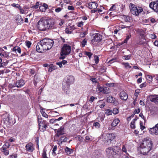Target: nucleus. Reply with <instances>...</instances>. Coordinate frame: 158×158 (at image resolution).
<instances>
[{"label":"nucleus","mask_w":158,"mask_h":158,"mask_svg":"<svg viewBox=\"0 0 158 158\" xmlns=\"http://www.w3.org/2000/svg\"><path fill=\"white\" fill-rule=\"evenodd\" d=\"M37 27L42 31L53 29L55 27V20L51 18L41 19L38 22Z\"/></svg>","instance_id":"f257e3e1"},{"label":"nucleus","mask_w":158,"mask_h":158,"mask_svg":"<svg viewBox=\"0 0 158 158\" xmlns=\"http://www.w3.org/2000/svg\"><path fill=\"white\" fill-rule=\"evenodd\" d=\"M54 41L52 40L44 39L41 40L37 44L36 49L39 52H42L44 51L51 49L52 47Z\"/></svg>","instance_id":"f03ea898"},{"label":"nucleus","mask_w":158,"mask_h":158,"mask_svg":"<svg viewBox=\"0 0 158 158\" xmlns=\"http://www.w3.org/2000/svg\"><path fill=\"white\" fill-rule=\"evenodd\" d=\"M152 145V142L149 138H145L140 146V153L144 155H147L151 150Z\"/></svg>","instance_id":"7ed1b4c3"},{"label":"nucleus","mask_w":158,"mask_h":158,"mask_svg":"<svg viewBox=\"0 0 158 158\" xmlns=\"http://www.w3.org/2000/svg\"><path fill=\"white\" fill-rule=\"evenodd\" d=\"M115 137V135L113 133L103 134L101 138L102 143L109 145Z\"/></svg>","instance_id":"20e7f679"},{"label":"nucleus","mask_w":158,"mask_h":158,"mask_svg":"<svg viewBox=\"0 0 158 158\" xmlns=\"http://www.w3.org/2000/svg\"><path fill=\"white\" fill-rule=\"evenodd\" d=\"M74 78L73 76H69L67 77L66 81V85H65V84H63V89L64 91L66 92V93L68 92V89L69 85L70 84L74 83Z\"/></svg>","instance_id":"39448f33"},{"label":"nucleus","mask_w":158,"mask_h":158,"mask_svg":"<svg viewBox=\"0 0 158 158\" xmlns=\"http://www.w3.org/2000/svg\"><path fill=\"white\" fill-rule=\"evenodd\" d=\"M71 51V47L67 44H64L63 47L60 53L61 56L60 58L63 59L65 58L66 55L69 54Z\"/></svg>","instance_id":"423d86ee"},{"label":"nucleus","mask_w":158,"mask_h":158,"mask_svg":"<svg viewBox=\"0 0 158 158\" xmlns=\"http://www.w3.org/2000/svg\"><path fill=\"white\" fill-rule=\"evenodd\" d=\"M64 129V126H62L59 129L55 130V131L56 133L55 136L59 137L61 135H64L65 134Z\"/></svg>","instance_id":"0eeeda50"},{"label":"nucleus","mask_w":158,"mask_h":158,"mask_svg":"<svg viewBox=\"0 0 158 158\" xmlns=\"http://www.w3.org/2000/svg\"><path fill=\"white\" fill-rule=\"evenodd\" d=\"M106 154L108 157L112 158L114 157L115 154L111 147H109L107 148L106 150Z\"/></svg>","instance_id":"6e6552de"},{"label":"nucleus","mask_w":158,"mask_h":158,"mask_svg":"<svg viewBox=\"0 0 158 158\" xmlns=\"http://www.w3.org/2000/svg\"><path fill=\"white\" fill-rule=\"evenodd\" d=\"M102 39V36L99 33L95 34L94 35L93 39L91 40L92 42H99Z\"/></svg>","instance_id":"1a4fd4ad"},{"label":"nucleus","mask_w":158,"mask_h":158,"mask_svg":"<svg viewBox=\"0 0 158 158\" xmlns=\"http://www.w3.org/2000/svg\"><path fill=\"white\" fill-rule=\"evenodd\" d=\"M149 98L151 102L156 104L158 103V95H150L149 96Z\"/></svg>","instance_id":"9d476101"},{"label":"nucleus","mask_w":158,"mask_h":158,"mask_svg":"<svg viewBox=\"0 0 158 158\" xmlns=\"http://www.w3.org/2000/svg\"><path fill=\"white\" fill-rule=\"evenodd\" d=\"M149 6L153 10H158V1L151 2L149 4Z\"/></svg>","instance_id":"9b49d317"},{"label":"nucleus","mask_w":158,"mask_h":158,"mask_svg":"<svg viewBox=\"0 0 158 158\" xmlns=\"http://www.w3.org/2000/svg\"><path fill=\"white\" fill-rule=\"evenodd\" d=\"M25 148L26 150L29 152H32L34 149L33 144L31 142L28 143Z\"/></svg>","instance_id":"f8f14e48"},{"label":"nucleus","mask_w":158,"mask_h":158,"mask_svg":"<svg viewBox=\"0 0 158 158\" xmlns=\"http://www.w3.org/2000/svg\"><path fill=\"white\" fill-rule=\"evenodd\" d=\"M24 81L22 79L17 80L15 83L16 87L17 88H20L23 86L25 84Z\"/></svg>","instance_id":"ddd939ff"},{"label":"nucleus","mask_w":158,"mask_h":158,"mask_svg":"<svg viewBox=\"0 0 158 158\" xmlns=\"http://www.w3.org/2000/svg\"><path fill=\"white\" fill-rule=\"evenodd\" d=\"M119 95L120 98L122 100H126L128 98V95L124 91H121Z\"/></svg>","instance_id":"4468645a"},{"label":"nucleus","mask_w":158,"mask_h":158,"mask_svg":"<svg viewBox=\"0 0 158 158\" xmlns=\"http://www.w3.org/2000/svg\"><path fill=\"white\" fill-rule=\"evenodd\" d=\"M98 5L95 2H90L88 4V7L89 9L95 10L97 7Z\"/></svg>","instance_id":"2eb2a0df"},{"label":"nucleus","mask_w":158,"mask_h":158,"mask_svg":"<svg viewBox=\"0 0 158 158\" xmlns=\"http://www.w3.org/2000/svg\"><path fill=\"white\" fill-rule=\"evenodd\" d=\"M129 7L130 9V10H143V9H145L143 7H139V8L138 9L136 6L132 3L130 4Z\"/></svg>","instance_id":"dca6fc26"},{"label":"nucleus","mask_w":158,"mask_h":158,"mask_svg":"<svg viewBox=\"0 0 158 158\" xmlns=\"http://www.w3.org/2000/svg\"><path fill=\"white\" fill-rule=\"evenodd\" d=\"M16 22L19 24H21L23 23V18L20 15H18L16 17L15 19Z\"/></svg>","instance_id":"f3484780"},{"label":"nucleus","mask_w":158,"mask_h":158,"mask_svg":"<svg viewBox=\"0 0 158 158\" xmlns=\"http://www.w3.org/2000/svg\"><path fill=\"white\" fill-rule=\"evenodd\" d=\"M150 133L152 134H155L156 135H158V129H156L154 127L151 128L149 130Z\"/></svg>","instance_id":"a211bd4d"},{"label":"nucleus","mask_w":158,"mask_h":158,"mask_svg":"<svg viewBox=\"0 0 158 158\" xmlns=\"http://www.w3.org/2000/svg\"><path fill=\"white\" fill-rule=\"evenodd\" d=\"M41 125H39V128L40 131L44 132L45 131L47 127L48 124H45V125H43L40 124Z\"/></svg>","instance_id":"6ab92c4d"},{"label":"nucleus","mask_w":158,"mask_h":158,"mask_svg":"<svg viewBox=\"0 0 158 158\" xmlns=\"http://www.w3.org/2000/svg\"><path fill=\"white\" fill-rule=\"evenodd\" d=\"M111 148L115 155L116 154H117L120 150V148L117 146L113 147Z\"/></svg>","instance_id":"aec40b11"},{"label":"nucleus","mask_w":158,"mask_h":158,"mask_svg":"<svg viewBox=\"0 0 158 158\" xmlns=\"http://www.w3.org/2000/svg\"><path fill=\"white\" fill-rule=\"evenodd\" d=\"M115 101V98L112 96H109L107 99V101L109 103H114Z\"/></svg>","instance_id":"412c9836"},{"label":"nucleus","mask_w":158,"mask_h":158,"mask_svg":"<svg viewBox=\"0 0 158 158\" xmlns=\"http://www.w3.org/2000/svg\"><path fill=\"white\" fill-rule=\"evenodd\" d=\"M120 120L118 118L114 119L111 123V126L113 127H115L119 123Z\"/></svg>","instance_id":"4be33fe9"},{"label":"nucleus","mask_w":158,"mask_h":158,"mask_svg":"<svg viewBox=\"0 0 158 158\" xmlns=\"http://www.w3.org/2000/svg\"><path fill=\"white\" fill-rule=\"evenodd\" d=\"M131 14L135 16H138L143 10H130Z\"/></svg>","instance_id":"5701e85b"},{"label":"nucleus","mask_w":158,"mask_h":158,"mask_svg":"<svg viewBox=\"0 0 158 158\" xmlns=\"http://www.w3.org/2000/svg\"><path fill=\"white\" fill-rule=\"evenodd\" d=\"M13 52H15L16 53V51H17V52L19 54H20L21 51V49L18 46H15L12 49Z\"/></svg>","instance_id":"b1692460"},{"label":"nucleus","mask_w":158,"mask_h":158,"mask_svg":"<svg viewBox=\"0 0 158 158\" xmlns=\"http://www.w3.org/2000/svg\"><path fill=\"white\" fill-rule=\"evenodd\" d=\"M56 69V67L55 66H53V64H50V65H49V67H48V72H51L53 70H55Z\"/></svg>","instance_id":"393cba45"},{"label":"nucleus","mask_w":158,"mask_h":158,"mask_svg":"<svg viewBox=\"0 0 158 158\" xmlns=\"http://www.w3.org/2000/svg\"><path fill=\"white\" fill-rule=\"evenodd\" d=\"M136 31L139 33L142 37L143 38L144 36L145 32L142 29H137Z\"/></svg>","instance_id":"a878e982"},{"label":"nucleus","mask_w":158,"mask_h":158,"mask_svg":"<svg viewBox=\"0 0 158 158\" xmlns=\"http://www.w3.org/2000/svg\"><path fill=\"white\" fill-rule=\"evenodd\" d=\"M65 150L68 155H70L73 152V150L72 149L69 148L68 147H66Z\"/></svg>","instance_id":"bb28decb"},{"label":"nucleus","mask_w":158,"mask_h":158,"mask_svg":"<svg viewBox=\"0 0 158 158\" xmlns=\"http://www.w3.org/2000/svg\"><path fill=\"white\" fill-rule=\"evenodd\" d=\"M119 5H118L117 4H115L113 5L110 8L109 10H116V9H118Z\"/></svg>","instance_id":"cd10ccee"},{"label":"nucleus","mask_w":158,"mask_h":158,"mask_svg":"<svg viewBox=\"0 0 158 158\" xmlns=\"http://www.w3.org/2000/svg\"><path fill=\"white\" fill-rule=\"evenodd\" d=\"M12 118L9 116H8L7 118V120H8V123L10 125H13L15 123L14 122L13 123V121L12 120Z\"/></svg>","instance_id":"c85d7f7f"},{"label":"nucleus","mask_w":158,"mask_h":158,"mask_svg":"<svg viewBox=\"0 0 158 158\" xmlns=\"http://www.w3.org/2000/svg\"><path fill=\"white\" fill-rule=\"evenodd\" d=\"M10 145L8 143H5L1 149H8L9 148Z\"/></svg>","instance_id":"c756f323"},{"label":"nucleus","mask_w":158,"mask_h":158,"mask_svg":"<svg viewBox=\"0 0 158 158\" xmlns=\"http://www.w3.org/2000/svg\"><path fill=\"white\" fill-rule=\"evenodd\" d=\"M42 108L41 107V110L40 111V112L42 114V116L44 117L47 118H48V115L46 113H45L44 111H43V109L42 108Z\"/></svg>","instance_id":"7c9ffc66"},{"label":"nucleus","mask_w":158,"mask_h":158,"mask_svg":"<svg viewBox=\"0 0 158 158\" xmlns=\"http://www.w3.org/2000/svg\"><path fill=\"white\" fill-rule=\"evenodd\" d=\"M137 120V119L135 118L132 121L130 125L131 128H132L135 129V125L134 123Z\"/></svg>","instance_id":"2f4dec72"},{"label":"nucleus","mask_w":158,"mask_h":158,"mask_svg":"<svg viewBox=\"0 0 158 158\" xmlns=\"http://www.w3.org/2000/svg\"><path fill=\"white\" fill-rule=\"evenodd\" d=\"M2 152L6 156L8 155L9 154V152L8 149H1Z\"/></svg>","instance_id":"473e14b6"},{"label":"nucleus","mask_w":158,"mask_h":158,"mask_svg":"<svg viewBox=\"0 0 158 158\" xmlns=\"http://www.w3.org/2000/svg\"><path fill=\"white\" fill-rule=\"evenodd\" d=\"M61 143H62L63 142H66L67 141V138L65 136H62L60 139Z\"/></svg>","instance_id":"72a5a7b5"},{"label":"nucleus","mask_w":158,"mask_h":158,"mask_svg":"<svg viewBox=\"0 0 158 158\" xmlns=\"http://www.w3.org/2000/svg\"><path fill=\"white\" fill-rule=\"evenodd\" d=\"M11 5L13 7H15L16 9H19V10H21V7L18 4L13 3Z\"/></svg>","instance_id":"f704fd0d"},{"label":"nucleus","mask_w":158,"mask_h":158,"mask_svg":"<svg viewBox=\"0 0 158 158\" xmlns=\"http://www.w3.org/2000/svg\"><path fill=\"white\" fill-rule=\"evenodd\" d=\"M110 90L109 88L105 86L104 92L103 93L104 94H108L110 93Z\"/></svg>","instance_id":"c9c22d12"},{"label":"nucleus","mask_w":158,"mask_h":158,"mask_svg":"<svg viewBox=\"0 0 158 158\" xmlns=\"http://www.w3.org/2000/svg\"><path fill=\"white\" fill-rule=\"evenodd\" d=\"M93 126L95 127L96 128L98 129L100 128V125L98 122H96L93 124Z\"/></svg>","instance_id":"e433bc0d"},{"label":"nucleus","mask_w":158,"mask_h":158,"mask_svg":"<svg viewBox=\"0 0 158 158\" xmlns=\"http://www.w3.org/2000/svg\"><path fill=\"white\" fill-rule=\"evenodd\" d=\"M112 111L110 109H108L106 110L105 113L107 115H109L112 114Z\"/></svg>","instance_id":"4c0bfd02"},{"label":"nucleus","mask_w":158,"mask_h":158,"mask_svg":"<svg viewBox=\"0 0 158 158\" xmlns=\"http://www.w3.org/2000/svg\"><path fill=\"white\" fill-rule=\"evenodd\" d=\"M123 16L125 17V20L126 22H130L131 21V18L130 17L126 16L125 15Z\"/></svg>","instance_id":"58836bf2"},{"label":"nucleus","mask_w":158,"mask_h":158,"mask_svg":"<svg viewBox=\"0 0 158 158\" xmlns=\"http://www.w3.org/2000/svg\"><path fill=\"white\" fill-rule=\"evenodd\" d=\"M119 112V110L117 108H113V111H112V113L113 114H118Z\"/></svg>","instance_id":"ea45409f"},{"label":"nucleus","mask_w":158,"mask_h":158,"mask_svg":"<svg viewBox=\"0 0 158 158\" xmlns=\"http://www.w3.org/2000/svg\"><path fill=\"white\" fill-rule=\"evenodd\" d=\"M122 64L124 66H125V67L126 68H131V67L129 63H122Z\"/></svg>","instance_id":"a19ab883"},{"label":"nucleus","mask_w":158,"mask_h":158,"mask_svg":"<svg viewBox=\"0 0 158 158\" xmlns=\"http://www.w3.org/2000/svg\"><path fill=\"white\" fill-rule=\"evenodd\" d=\"M44 7V9L45 10H46L48 9V5L45 3H43L41 6H40L39 7V9H40L41 7Z\"/></svg>","instance_id":"79ce46f5"},{"label":"nucleus","mask_w":158,"mask_h":158,"mask_svg":"<svg viewBox=\"0 0 158 158\" xmlns=\"http://www.w3.org/2000/svg\"><path fill=\"white\" fill-rule=\"evenodd\" d=\"M105 86H100L98 88V90L101 93H103L104 91Z\"/></svg>","instance_id":"37998d69"},{"label":"nucleus","mask_w":158,"mask_h":158,"mask_svg":"<svg viewBox=\"0 0 158 158\" xmlns=\"http://www.w3.org/2000/svg\"><path fill=\"white\" fill-rule=\"evenodd\" d=\"M72 13V12H71V11L70 12H69L67 14L65 15L64 16V17L65 18L67 19V17H68L69 16H69V15L70 16H71L72 17H74V16L73 15H71V14Z\"/></svg>","instance_id":"c03bdc74"},{"label":"nucleus","mask_w":158,"mask_h":158,"mask_svg":"<svg viewBox=\"0 0 158 158\" xmlns=\"http://www.w3.org/2000/svg\"><path fill=\"white\" fill-rule=\"evenodd\" d=\"M94 60L96 64H97L99 62V58L97 56H94Z\"/></svg>","instance_id":"a18cd8bd"},{"label":"nucleus","mask_w":158,"mask_h":158,"mask_svg":"<svg viewBox=\"0 0 158 158\" xmlns=\"http://www.w3.org/2000/svg\"><path fill=\"white\" fill-rule=\"evenodd\" d=\"M131 35L130 34H129L128 35H127L126 37V39L124 40V43H127V41L129 40V39L131 38Z\"/></svg>","instance_id":"49530a36"},{"label":"nucleus","mask_w":158,"mask_h":158,"mask_svg":"<svg viewBox=\"0 0 158 158\" xmlns=\"http://www.w3.org/2000/svg\"><path fill=\"white\" fill-rule=\"evenodd\" d=\"M42 158H48L47 156L46 152L44 149L43 150V153L42 155Z\"/></svg>","instance_id":"de8ad7c7"},{"label":"nucleus","mask_w":158,"mask_h":158,"mask_svg":"<svg viewBox=\"0 0 158 158\" xmlns=\"http://www.w3.org/2000/svg\"><path fill=\"white\" fill-rule=\"evenodd\" d=\"M40 5V2H37L36 3L35 5L32 6V7H33L34 9H37Z\"/></svg>","instance_id":"09e8293b"},{"label":"nucleus","mask_w":158,"mask_h":158,"mask_svg":"<svg viewBox=\"0 0 158 158\" xmlns=\"http://www.w3.org/2000/svg\"><path fill=\"white\" fill-rule=\"evenodd\" d=\"M45 124H48V123H47V122L46 120H43L41 121V122L39 123L38 124H39V125H41L40 124H43V125H44V124L45 125Z\"/></svg>","instance_id":"8fccbe9b"},{"label":"nucleus","mask_w":158,"mask_h":158,"mask_svg":"<svg viewBox=\"0 0 158 158\" xmlns=\"http://www.w3.org/2000/svg\"><path fill=\"white\" fill-rule=\"evenodd\" d=\"M124 59L125 60H129L131 57V55H129L127 56H123Z\"/></svg>","instance_id":"3c124183"},{"label":"nucleus","mask_w":158,"mask_h":158,"mask_svg":"<svg viewBox=\"0 0 158 158\" xmlns=\"http://www.w3.org/2000/svg\"><path fill=\"white\" fill-rule=\"evenodd\" d=\"M97 98H96L95 97H94L93 96H92L89 99V101L90 102H93L95 99H97Z\"/></svg>","instance_id":"603ef678"},{"label":"nucleus","mask_w":158,"mask_h":158,"mask_svg":"<svg viewBox=\"0 0 158 158\" xmlns=\"http://www.w3.org/2000/svg\"><path fill=\"white\" fill-rule=\"evenodd\" d=\"M26 45L28 48H30L31 44V43L29 41H26L25 42Z\"/></svg>","instance_id":"864d4df0"},{"label":"nucleus","mask_w":158,"mask_h":158,"mask_svg":"<svg viewBox=\"0 0 158 158\" xmlns=\"http://www.w3.org/2000/svg\"><path fill=\"white\" fill-rule=\"evenodd\" d=\"M87 40L84 39L81 42V45L83 47H84L86 43Z\"/></svg>","instance_id":"5fc2aeb1"},{"label":"nucleus","mask_w":158,"mask_h":158,"mask_svg":"<svg viewBox=\"0 0 158 158\" xmlns=\"http://www.w3.org/2000/svg\"><path fill=\"white\" fill-rule=\"evenodd\" d=\"M85 54L87 56L90 58L91 56L92 55V53L89 52H85Z\"/></svg>","instance_id":"6e6d98bb"},{"label":"nucleus","mask_w":158,"mask_h":158,"mask_svg":"<svg viewBox=\"0 0 158 158\" xmlns=\"http://www.w3.org/2000/svg\"><path fill=\"white\" fill-rule=\"evenodd\" d=\"M90 80L92 81L93 83H96L97 82V79L96 78H91L90 79Z\"/></svg>","instance_id":"4d7b16f0"},{"label":"nucleus","mask_w":158,"mask_h":158,"mask_svg":"<svg viewBox=\"0 0 158 158\" xmlns=\"http://www.w3.org/2000/svg\"><path fill=\"white\" fill-rule=\"evenodd\" d=\"M9 87L11 88L16 87V85H15V83L14 84H10L9 85Z\"/></svg>","instance_id":"13d9d810"},{"label":"nucleus","mask_w":158,"mask_h":158,"mask_svg":"<svg viewBox=\"0 0 158 158\" xmlns=\"http://www.w3.org/2000/svg\"><path fill=\"white\" fill-rule=\"evenodd\" d=\"M106 69L104 67L101 68L100 69V72L101 73H103L106 72Z\"/></svg>","instance_id":"bf43d9fd"},{"label":"nucleus","mask_w":158,"mask_h":158,"mask_svg":"<svg viewBox=\"0 0 158 158\" xmlns=\"http://www.w3.org/2000/svg\"><path fill=\"white\" fill-rule=\"evenodd\" d=\"M37 118L38 123L42 121V119L40 115H38Z\"/></svg>","instance_id":"052dcab7"},{"label":"nucleus","mask_w":158,"mask_h":158,"mask_svg":"<svg viewBox=\"0 0 158 158\" xmlns=\"http://www.w3.org/2000/svg\"><path fill=\"white\" fill-rule=\"evenodd\" d=\"M140 127L141 130H143L145 128V127L142 125V123L141 122L140 123Z\"/></svg>","instance_id":"680f3d73"},{"label":"nucleus","mask_w":158,"mask_h":158,"mask_svg":"<svg viewBox=\"0 0 158 158\" xmlns=\"http://www.w3.org/2000/svg\"><path fill=\"white\" fill-rule=\"evenodd\" d=\"M56 121V119L53 118L50 119L49 122L50 123H55Z\"/></svg>","instance_id":"e2e57ef3"},{"label":"nucleus","mask_w":158,"mask_h":158,"mask_svg":"<svg viewBox=\"0 0 158 158\" xmlns=\"http://www.w3.org/2000/svg\"><path fill=\"white\" fill-rule=\"evenodd\" d=\"M146 82L143 83L140 85V87L142 88L143 87L146 86Z\"/></svg>","instance_id":"0e129e2a"},{"label":"nucleus","mask_w":158,"mask_h":158,"mask_svg":"<svg viewBox=\"0 0 158 158\" xmlns=\"http://www.w3.org/2000/svg\"><path fill=\"white\" fill-rule=\"evenodd\" d=\"M140 112V109L139 108H138L137 109H135V110L134 111V113L135 114L136 113L138 114Z\"/></svg>","instance_id":"69168bd1"},{"label":"nucleus","mask_w":158,"mask_h":158,"mask_svg":"<svg viewBox=\"0 0 158 158\" xmlns=\"http://www.w3.org/2000/svg\"><path fill=\"white\" fill-rule=\"evenodd\" d=\"M139 116L140 117H141L142 118H143V120L145 121L146 120V118L144 117L143 116V114L141 113L139 115Z\"/></svg>","instance_id":"338daca9"},{"label":"nucleus","mask_w":158,"mask_h":158,"mask_svg":"<svg viewBox=\"0 0 158 158\" xmlns=\"http://www.w3.org/2000/svg\"><path fill=\"white\" fill-rule=\"evenodd\" d=\"M56 64L57 65H58L60 68H61L62 66V64L61 62H56Z\"/></svg>","instance_id":"774afa93"}]
</instances>
